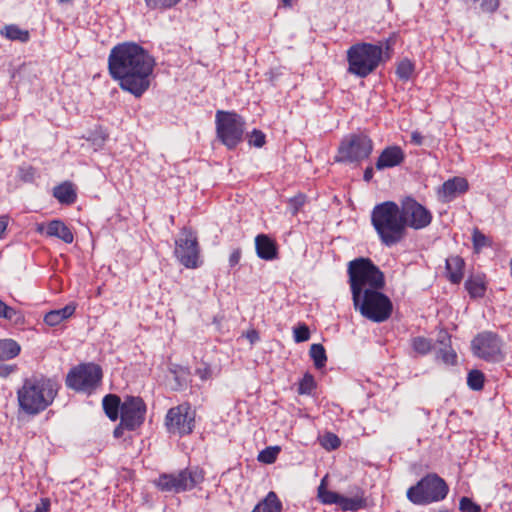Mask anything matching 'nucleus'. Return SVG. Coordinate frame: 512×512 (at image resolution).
I'll return each mask as SVG.
<instances>
[{"label": "nucleus", "instance_id": "f257e3e1", "mask_svg": "<svg viewBox=\"0 0 512 512\" xmlns=\"http://www.w3.org/2000/svg\"><path fill=\"white\" fill-rule=\"evenodd\" d=\"M155 59L141 45L122 42L115 45L108 56V71L119 87L140 98L150 87Z\"/></svg>", "mask_w": 512, "mask_h": 512}, {"label": "nucleus", "instance_id": "f03ea898", "mask_svg": "<svg viewBox=\"0 0 512 512\" xmlns=\"http://www.w3.org/2000/svg\"><path fill=\"white\" fill-rule=\"evenodd\" d=\"M58 390L57 381L44 375L25 378L17 390L19 409L27 415H38L52 405Z\"/></svg>", "mask_w": 512, "mask_h": 512}, {"label": "nucleus", "instance_id": "7ed1b4c3", "mask_svg": "<svg viewBox=\"0 0 512 512\" xmlns=\"http://www.w3.org/2000/svg\"><path fill=\"white\" fill-rule=\"evenodd\" d=\"M394 43L393 38H388L379 44L359 42L351 45L346 52L348 73L366 78L379 67L384 55L386 59L391 57Z\"/></svg>", "mask_w": 512, "mask_h": 512}, {"label": "nucleus", "instance_id": "20e7f679", "mask_svg": "<svg viewBox=\"0 0 512 512\" xmlns=\"http://www.w3.org/2000/svg\"><path fill=\"white\" fill-rule=\"evenodd\" d=\"M371 224L380 242L387 247L400 243L407 235L399 205L394 201L375 205L371 212Z\"/></svg>", "mask_w": 512, "mask_h": 512}, {"label": "nucleus", "instance_id": "39448f33", "mask_svg": "<svg viewBox=\"0 0 512 512\" xmlns=\"http://www.w3.org/2000/svg\"><path fill=\"white\" fill-rule=\"evenodd\" d=\"M347 275L352 301H357L366 290L384 289L386 284L384 273L367 257L348 262Z\"/></svg>", "mask_w": 512, "mask_h": 512}, {"label": "nucleus", "instance_id": "423d86ee", "mask_svg": "<svg viewBox=\"0 0 512 512\" xmlns=\"http://www.w3.org/2000/svg\"><path fill=\"white\" fill-rule=\"evenodd\" d=\"M382 290H366L357 301H353L354 309L362 317L374 323L385 322L393 312L392 301Z\"/></svg>", "mask_w": 512, "mask_h": 512}, {"label": "nucleus", "instance_id": "0eeeda50", "mask_svg": "<svg viewBox=\"0 0 512 512\" xmlns=\"http://www.w3.org/2000/svg\"><path fill=\"white\" fill-rule=\"evenodd\" d=\"M373 147V141L367 134L363 132L349 134L341 140L334 161L359 166L362 161L371 156Z\"/></svg>", "mask_w": 512, "mask_h": 512}, {"label": "nucleus", "instance_id": "6e6552de", "mask_svg": "<svg viewBox=\"0 0 512 512\" xmlns=\"http://www.w3.org/2000/svg\"><path fill=\"white\" fill-rule=\"evenodd\" d=\"M449 487L445 480L436 473H429L421 478L407 492V499L415 505H427L446 498Z\"/></svg>", "mask_w": 512, "mask_h": 512}, {"label": "nucleus", "instance_id": "1a4fd4ad", "mask_svg": "<svg viewBox=\"0 0 512 512\" xmlns=\"http://www.w3.org/2000/svg\"><path fill=\"white\" fill-rule=\"evenodd\" d=\"M245 125L244 118L235 111H216V136L229 150L235 149L243 141Z\"/></svg>", "mask_w": 512, "mask_h": 512}, {"label": "nucleus", "instance_id": "9d476101", "mask_svg": "<svg viewBox=\"0 0 512 512\" xmlns=\"http://www.w3.org/2000/svg\"><path fill=\"white\" fill-rule=\"evenodd\" d=\"M205 479V472L199 467L185 468L177 473H162L154 481L162 492L182 493L194 489Z\"/></svg>", "mask_w": 512, "mask_h": 512}, {"label": "nucleus", "instance_id": "9b49d317", "mask_svg": "<svg viewBox=\"0 0 512 512\" xmlns=\"http://www.w3.org/2000/svg\"><path fill=\"white\" fill-rule=\"evenodd\" d=\"M102 368L95 363H81L73 367L66 376V386L77 392L91 394L102 381Z\"/></svg>", "mask_w": 512, "mask_h": 512}, {"label": "nucleus", "instance_id": "f8f14e48", "mask_svg": "<svg viewBox=\"0 0 512 512\" xmlns=\"http://www.w3.org/2000/svg\"><path fill=\"white\" fill-rule=\"evenodd\" d=\"M174 255L185 268L196 269L201 265L198 238L191 228L181 229L179 237L175 240Z\"/></svg>", "mask_w": 512, "mask_h": 512}, {"label": "nucleus", "instance_id": "ddd939ff", "mask_svg": "<svg viewBox=\"0 0 512 512\" xmlns=\"http://www.w3.org/2000/svg\"><path fill=\"white\" fill-rule=\"evenodd\" d=\"M166 430L179 436L189 435L195 427V411L190 403L184 402L170 408L164 419Z\"/></svg>", "mask_w": 512, "mask_h": 512}, {"label": "nucleus", "instance_id": "4468645a", "mask_svg": "<svg viewBox=\"0 0 512 512\" xmlns=\"http://www.w3.org/2000/svg\"><path fill=\"white\" fill-rule=\"evenodd\" d=\"M405 229L422 230L428 227L432 220V212L412 196H406L398 204Z\"/></svg>", "mask_w": 512, "mask_h": 512}, {"label": "nucleus", "instance_id": "2eb2a0df", "mask_svg": "<svg viewBox=\"0 0 512 512\" xmlns=\"http://www.w3.org/2000/svg\"><path fill=\"white\" fill-rule=\"evenodd\" d=\"M471 348L475 356L488 362H498L504 358L502 340L491 331L477 334L471 342Z\"/></svg>", "mask_w": 512, "mask_h": 512}, {"label": "nucleus", "instance_id": "dca6fc26", "mask_svg": "<svg viewBox=\"0 0 512 512\" xmlns=\"http://www.w3.org/2000/svg\"><path fill=\"white\" fill-rule=\"evenodd\" d=\"M146 412L147 406L141 397L127 395L121 404V425L130 431L139 428L145 421Z\"/></svg>", "mask_w": 512, "mask_h": 512}, {"label": "nucleus", "instance_id": "f3484780", "mask_svg": "<svg viewBox=\"0 0 512 512\" xmlns=\"http://www.w3.org/2000/svg\"><path fill=\"white\" fill-rule=\"evenodd\" d=\"M21 345L12 338L0 339V378L6 379L18 371L17 364H7L21 353Z\"/></svg>", "mask_w": 512, "mask_h": 512}, {"label": "nucleus", "instance_id": "a211bd4d", "mask_svg": "<svg viewBox=\"0 0 512 512\" xmlns=\"http://www.w3.org/2000/svg\"><path fill=\"white\" fill-rule=\"evenodd\" d=\"M469 189V183L466 178L453 177L445 181L438 190V196L443 202H450L457 196L464 194Z\"/></svg>", "mask_w": 512, "mask_h": 512}, {"label": "nucleus", "instance_id": "6ab92c4d", "mask_svg": "<svg viewBox=\"0 0 512 512\" xmlns=\"http://www.w3.org/2000/svg\"><path fill=\"white\" fill-rule=\"evenodd\" d=\"M405 160V153L398 145H391L384 148L376 160L375 168L384 170L402 164Z\"/></svg>", "mask_w": 512, "mask_h": 512}, {"label": "nucleus", "instance_id": "aec40b11", "mask_svg": "<svg viewBox=\"0 0 512 512\" xmlns=\"http://www.w3.org/2000/svg\"><path fill=\"white\" fill-rule=\"evenodd\" d=\"M437 358L446 365H455L457 363V354L451 345V335L446 330H440L437 335Z\"/></svg>", "mask_w": 512, "mask_h": 512}, {"label": "nucleus", "instance_id": "412c9836", "mask_svg": "<svg viewBox=\"0 0 512 512\" xmlns=\"http://www.w3.org/2000/svg\"><path fill=\"white\" fill-rule=\"evenodd\" d=\"M255 249L257 256L262 260L271 261L278 258V245L266 234H259L255 237Z\"/></svg>", "mask_w": 512, "mask_h": 512}, {"label": "nucleus", "instance_id": "4be33fe9", "mask_svg": "<svg viewBox=\"0 0 512 512\" xmlns=\"http://www.w3.org/2000/svg\"><path fill=\"white\" fill-rule=\"evenodd\" d=\"M464 286L470 298H483L488 286L487 277L481 272L471 273L466 279Z\"/></svg>", "mask_w": 512, "mask_h": 512}, {"label": "nucleus", "instance_id": "5701e85b", "mask_svg": "<svg viewBox=\"0 0 512 512\" xmlns=\"http://www.w3.org/2000/svg\"><path fill=\"white\" fill-rule=\"evenodd\" d=\"M45 234L47 237L58 238L66 244H71L74 241L72 230L61 220L48 222Z\"/></svg>", "mask_w": 512, "mask_h": 512}, {"label": "nucleus", "instance_id": "b1692460", "mask_svg": "<svg viewBox=\"0 0 512 512\" xmlns=\"http://www.w3.org/2000/svg\"><path fill=\"white\" fill-rule=\"evenodd\" d=\"M446 277L452 284H459L464 275L465 261L460 256H450L445 263Z\"/></svg>", "mask_w": 512, "mask_h": 512}, {"label": "nucleus", "instance_id": "393cba45", "mask_svg": "<svg viewBox=\"0 0 512 512\" xmlns=\"http://www.w3.org/2000/svg\"><path fill=\"white\" fill-rule=\"evenodd\" d=\"M75 310L76 304L69 303L61 309L49 311L45 314L43 320L48 326L54 327L70 318L75 313Z\"/></svg>", "mask_w": 512, "mask_h": 512}, {"label": "nucleus", "instance_id": "a878e982", "mask_svg": "<svg viewBox=\"0 0 512 512\" xmlns=\"http://www.w3.org/2000/svg\"><path fill=\"white\" fill-rule=\"evenodd\" d=\"M283 505L274 491L268 492L265 498L260 501L252 512H282Z\"/></svg>", "mask_w": 512, "mask_h": 512}, {"label": "nucleus", "instance_id": "bb28decb", "mask_svg": "<svg viewBox=\"0 0 512 512\" xmlns=\"http://www.w3.org/2000/svg\"><path fill=\"white\" fill-rule=\"evenodd\" d=\"M121 399L116 394H107L104 396L102 405L105 414L111 421H116L121 414Z\"/></svg>", "mask_w": 512, "mask_h": 512}, {"label": "nucleus", "instance_id": "cd10ccee", "mask_svg": "<svg viewBox=\"0 0 512 512\" xmlns=\"http://www.w3.org/2000/svg\"><path fill=\"white\" fill-rule=\"evenodd\" d=\"M0 34L11 41H19L26 43L30 40V33L28 30L21 29L16 24L5 25Z\"/></svg>", "mask_w": 512, "mask_h": 512}, {"label": "nucleus", "instance_id": "c85d7f7f", "mask_svg": "<svg viewBox=\"0 0 512 512\" xmlns=\"http://www.w3.org/2000/svg\"><path fill=\"white\" fill-rule=\"evenodd\" d=\"M54 197L62 204H72L77 195L71 183L65 182L54 188Z\"/></svg>", "mask_w": 512, "mask_h": 512}, {"label": "nucleus", "instance_id": "c756f323", "mask_svg": "<svg viewBox=\"0 0 512 512\" xmlns=\"http://www.w3.org/2000/svg\"><path fill=\"white\" fill-rule=\"evenodd\" d=\"M338 506L343 511H358L366 507V499L363 495H355L351 498L340 495Z\"/></svg>", "mask_w": 512, "mask_h": 512}, {"label": "nucleus", "instance_id": "7c9ffc66", "mask_svg": "<svg viewBox=\"0 0 512 512\" xmlns=\"http://www.w3.org/2000/svg\"><path fill=\"white\" fill-rule=\"evenodd\" d=\"M309 355L314 362V366L317 369H321L326 365L327 355L326 350L322 344H312L309 350Z\"/></svg>", "mask_w": 512, "mask_h": 512}, {"label": "nucleus", "instance_id": "2f4dec72", "mask_svg": "<svg viewBox=\"0 0 512 512\" xmlns=\"http://www.w3.org/2000/svg\"><path fill=\"white\" fill-rule=\"evenodd\" d=\"M411 347L419 355H427L432 350V340L423 336H417L411 339Z\"/></svg>", "mask_w": 512, "mask_h": 512}, {"label": "nucleus", "instance_id": "473e14b6", "mask_svg": "<svg viewBox=\"0 0 512 512\" xmlns=\"http://www.w3.org/2000/svg\"><path fill=\"white\" fill-rule=\"evenodd\" d=\"M318 498L323 504L338 505L340 494L334 491L327 490L324 486V480H322L320 486L318 487Z\"/></svg>", "mask_w": 512, "mask_h": 512}, {"label": "nucleus", "instance_id": "72a5a7b5", "mask_svg": "<svg viewBox=\"0 0 512 512\" xmlns=\"http://www.w3.org/2000/svg\"><path fill=\"white\" fill-rule=\"evenodd\" d=\"M281 448L279 446H269L259 452L257 456V460L264 464H273L279 453Z\"/></svg>", "mask_w": 512, "mask_h": 512}, {"label": "nucleus", "instance_id": "f704fd0d", "mask_svg": "<svg viewBox=\"0 0 512 512\" xmlns=\"http://www.w3.org/2000/svg\"><path fill=\"white\" fill-rule=\"evenodd\" d=\"M472 243L476 253H479L483 248L490 247L492 245V241L478 228H474L472 232Z\"/></svg>", "mask_w": 512, "mask_h": 512}, {"label": "nucleus", "instance_id": "c9c22d12", "mask_svg": "<svg viewBox=\"0 0 512 512\" xmlns=\"http://www.w3.org/2000/svg\"><path fill=\"white\" fill-rule=\"evenodd\" d=\"M485 376L480 370H471L467 376V385L474 391L483 389Z\"/></svg>", "mask_w": 512, "mask_h": 512}, {"label": "nucleus", "instance_id": "e433bc0d", "mask_svg": "<svg viewBox=\"0 0 512 512\" xmlns=\"http://www.w3.org/2000/svg\"><path fill=\"white\" fill-rule=\"evenodd\" d=\"M414 69V64L410 60L404 59L397 65L396 75L400 80L408 81L414 73Z\"/></svg>", "mask_w": 512, "mask_h": 512}, {"label": "nucleus", "instance_id": "4c0bfd02", "mask_svg": "<svg viewBox=\"0 0 512 512\" xmlns=\"http://www.w3.org/2000/svg\"><path fill=\"white\" fill-rule=\"evenodd\" d=\"M0 318L12 322L14 325H23L25 323V316L22 311L16 310L11 306H6Z\"/></svg>", "mask_w": 512, "mask_h": 512}, {"label": "nucleus", "instance_id": "58836bf2", "mask_svg": "<svg viewBox=\"0 0 512 512\" xmlns=\"http://www.w3.org/2000/svg\"><path fill=\"white\" fill-rule=\"evenodd\" d=\"M320 443L321 446L328 451L336 450L341 445L340 438L332 432L325 433L322 436Z\"/></svg>", "mask_w": 512, "mask_h": 512}, {"label": "nucleus", "instance_id": "ea45409f", "mask_svg": "<svg viewBox=\"0 0 512 512\" xmlns=\"http://www.w3.org/2000/svg\"><path fill=\"white\" fill-rule=\"evenodd\" d=\"M181 0H144L147 8L151 10H167L176 6Z\"/></svg>", "mask_w": 512, "mask_h": 512}, {"label": "nucleus", "instance_id": "a19ab883", "mask_svg": "<svg viewBox=\"0 0 512 512\" xmlns=\"http://www.w3.org/2000/svg\"><path fill=\"white\" fill-rule=\"evenodd\" d=\"M36 169L31 165H22L18 169V177L21 181L32 183L35 180Z\"/></svg>", "mask_w": 512, "mask_h": 512}, {"label": "nucleus", "instance_id": "79ce46f5", "mask_svg": "<svg viewBox=\"0 0 512 512\" xmlns=\"http://www.w3.org/2000/svg\"><path fill=\"white\" fill-rule=\"evenodd\" d=\"M248 143L250 146L262 148L266 143V135L258 129H253L248 136Z\"/></svg>", "mask_w": 512, "mask_h": 512}, {"label": "nucleus", "instance_id": "37998d69", "mask_svg": "<svg viewBox=\"0 0 512 512\" xmlns=\"http://www.w3.org/2000/svg\"><path fill=\"white\" fill-rule=\"evenodd\" d=\"M289 209L292 215H297L298 212L302 209L304 204L306 203V195L299 193L294 197L290 198L289 201Z\"/></svg>", "mask_w": 512, "mask_h": 512}, {"label": "nucleus", "instance_id": "c03bdc74", "mask_svg": "<svg viewBox=\"0 0 512 512\" xmlns=\"http://www.w3.org/2000/svg\"><path fill=\"white\" fill-rule=\"evenodd\" d=\"M293 337L296 343L308 341L310 339V330L306 324H299L293 329Z\"/></svg>", "mask_w": 512, "mask_h": 512}, {"label": "nucleus", "instance_id": "a18cd8bd", "mask_svg": "<svg viewBox=\"0 0 512 512\" xmlns=\"http://www.w3.org/2000/svg\"><path fill=\"white\" fill-rule=\"evenodd\" d=\"M315 388V381L311 374L306 373L301 379L298 387L299 394H310Z\"/></svg>", "mask_w": 512, "mask_h": 512}, {"label": "nucleus", "instance_id": "49530a36", "mask_svg": "<svg viewBox=\"0 0 512 512\" xmlns=\"http://www.w3.org/2000/svg\"><path fill=\"white\" fill-rule=\"evenodd\" d=\"M460 512H480L481 507L469 497H462L459 501Z\"/></svg>", "mask_w": 512, "mask_h": 512}, {"label": "nucleus", "instance_id": "de8ad7c7", "mask_svg": "<svg viewBox=\"0 0 512 512\" xmlns=\"http://www.w3.org/2000/svg\"><path fill=\"white\" fill-rule=\"evenodd\" d=\"M196 375L203 381L208 380L211 377L212 371L208 364H204L195 371Z\"/></svg>", "mask_w": 512, "mask_h": 512}, {"label": "nucleus", "instance_id": "09e8293b", "mask_svg": "<svg viewBox=\"0 0 512 512\" xmlns=\"http://www.w3.org/2000/svg\"><path fill=\"white\" fill-rule=\"evenodd\" d=\"M242 251L240 248L234 249L229 256V265L231 267L236 266L241 259Z\"/></svg>", "mask_w": 512, "mask_h": 512}, {"label": "nucleus", "instance_id": "8fccbe9b", "mask_svg": "<svg viewBox=\"0 0 512 512\" xmlns=\"http://www.w3.org/2000/svg\"><path fill=\"white\" fill-rule=\"evenodd\" d=\"M50 505L51 502L49 498H41L40 503L37 504L34 512H49Z\"/></svg>", "mask_w": 512, "mask_h": 512}, {"label": "nucleus", "instance_id": "3c124183", "mask_svg": "<svg viewBox=\"0 0 512 512\" xmlns=\"http://www.w3.org/2000/svg\"><path fill=\"white\" fill-rule=\"evenodd\" d=\"M424 142V136L419 131L411 133V143L416 146H421Z\"/></svg>", "mask_w": 512, "mask_h": 512}, {"label": "nucleus", "instance_id": "603ef678", "mask_svg": "<svg viewBox=\"0 0 512 512\" xmlns=\"http://www.w3.org/2000/svg\"><path fill=\"white\" fill-rule=\"evenodd\" d=\"M246 338L253 344L259 340V333L254 329L249 330L246 333Z\"/></svg>", "mask_w": 512, "mask_h": 512}, {"label": "nucleus", "instance_id": "864d4df0", "mask_svg": "<svg viewBox=\"0 0 512 512\" xmlns=\"http://www.w3.org/2000/svg\"><path fill=\"white\" fill-rule=\"evenodd\" d=\"M374 171L372 166H367L364 170L363 179L366 182H370L373 178Z\"/></svg>", "mask_w": 512, "mask_h": 512}, {"label": "nucleus", "instance_id": "5fc2aeb1", "mask_svg": "<svg viewBox=\"0 0 512 512\" xmlns=\"http://www.w3.org/2000/svg\"><path fill=\"white\" fill-rule=\"evenodd\" d=\"M7 225H8L7 219L5 217L0 218V239L2 238L3 233L5 232V230L7 228Z\"/></svg>", "mask_w": 512, "mask_h": 512}, {"label": "nucleus", "instance_id": "6e6d98bb", "mask_svg": "<svg viewBox=\"0 0 512 512\" xmlns=\"http://www.w3.org/2000/svg\"><path fill=\"white\" fill-rule=\"evenodd\" d=\"M123 429H125V427H124V426H122V425H121V423H120V424L115 428V430H114V436H115L116 438L121 437V436H122V434H123Z\"/></svg>", "mask_w": 512, "mask_h": 512}, {"label": "nucleus", "instance_id": "4d7b16f0", "mask_svg": "<svg viewBox=\"0 0 512 512\" xmlns=\"http://www.w3.org/2000/svg\"><path fill=\"white\" fill-rule=\"evenodd\" d=\"M6 306L7 304L0 299V317L2 316V313L4 312Z\"/></svg>", "mask_w": 512, "mask_h": 512}, {"label": "nucleus", "instance_id": "13d9d810", "mask_svg": "<svg viewBox=\"0 0 512 512\" xmlns=\"http://www.w3.org/2000/svg\"><path fill=\"white\" fill-rule=\"evenodd\" d=\"M284 6L290 7L292 5V0H282Z\"/></svg>", "mask_w": 512, "mask_h": 512}]
</instances>
